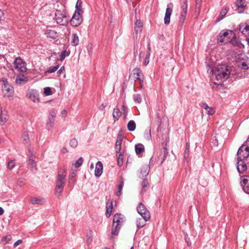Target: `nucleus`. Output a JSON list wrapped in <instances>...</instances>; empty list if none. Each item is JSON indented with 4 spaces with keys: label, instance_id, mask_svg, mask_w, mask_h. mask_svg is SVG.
I'll use <instances>...</instances> for the list:
<instances>
[{
    "label": "nucleus",
    "instance_id": "1",
    "mask_svg": "<svg viewBox=\"0 0 249 249\" xmlns=\"http://www.w3.org/2000/svg\"><path fill=\"white\" fill-rule=\"evenodd\" d=\"M207 67L208 72L212 73L217 81L223 82L229 77L231 71L227 65H218L214 70L209 65H207Z\"/></svg>",
    "mask_w": 249,
    "mask_h": 249
},
{
    "label": "nucleus",
    "instance_id": "2",
    "mask_svg": "<svg viewBox=\"0 0 249 249\" xmlns=\"http://www.w3.org/2000/svg\"><path fill=\"white\" fill-rule=\"evenodd\" d=\"M125 221V217L120 213H116L113 216L112 235L116 236L118 234L119 231L122 224Z\"/></svg>",
    "mask_w": 249,
    "mask_h": 249
},
{
    "label": "nucleus",
    "instance_id": "3",
    "mask_svg": "<svg viewBox=\"0 0 249 249\" xmlns=\"http://www.w3.org/2000/svg\"><path fill=\"white\" fill-rule=\"evenodd\" d=\"M234 36V33L231 30L222 31L219 33L217 40L219 42L226 43L231 42Z\"/></svg>",
    "mask_w": 249,
    "mask_h": 249
},
{
    "label": "nucleus",
    "instance_id": "4",
    "mask_svg": "<svg viewBox=\"0 0 249 249\" xmlns=\"http://www.w3.org/2000/svg\"><path fill=\"white\" fill-rule=\"evenodd\" d=\"M237 159L239 160H245L249 156V144L248 145H242L239 148L237 153Z\"/></svg>",
    "mask_w": 249,
    "mask_h": 249
},
{
    "label": "nucleus",
    "instance_id": "5",
    "mask_svg": "<svg viewBox=\"0 0 249 249\" xmlns=\"http://www.w3.org/2000/svg\"><path fill=\"white\" fill-rule=\"evenodd\" d=\"M137 211L142 218L146 220H150V212L142 203H140L138 205L137 208Z\"/></svg>",
    "mask_w": 249,
    "mask_h": 249
},
{
    "label": "nucleus",
    "instance_id": "6",
    "mask_svg": "<svg viewBox=\"0 0 249 249\" xmlns=\"http://www.w3.org/2000/svg\"><path fill=\"white\" fill-rule=\"evenodd\" d=\"M55 20L58 24L64 25L68 22L69 19L65 13H63L60 11H57L55 13Z\"/></svg>",
    "mask_w": 249,
    "mask_h": 249
},
{
    "label": "nucleus",
    "instance_id": "7",
    "mask_svg": "<svg viewBox=\"0 0 249 249\" xmlns=\"http://www.w3.org/2000/svg\"><path fill=\"white\" fill-rule=\"evenodd\" d=\"M14 66L16 70L20 72H25L27 69L26 63L19 57L15 58Z\"/></svg>",
    "mask_w": 249,
    "mask_h": 249
},
{
    "label": "nucleus",
    "instance_id": "8",
    "mask_svg": "<svg viewBox=\"0 0 249 249\" xmlns=\"http://www.w3.org/2000/svg\"><path fill=\"white\" fill-rule=\"evenodd\" d=\"M83 19L81 13L74 12L70 20L71 24L73 27H77L82 22Z\"/></svg>",
    "mask_w": 249,
    "mask_h": 249
},
{
    "label": "nucleus",
    "instance_id": "9",
    "mask_svg": "<svg viewBox=\"0 0 249 249\" xmlns=\"http://www.w3.org/2000/svg\"><path fill=\"white\" fill-rule=\"evenodd\" d=\"M38 92L34 89H30L28 90L27 96L34 103L39 102Z\"/></svg>",
    "mask_w": 249,
    "mask_h": 249
},
{
    "label": "nucleus",
    "instance_id": "10",
    "mask_svg": "<svg viewBox=\"0 0 249 249\" xmlns=\"http://www.w3.org/2000/svg\"><path fill=\"white\" fill-rule=\"evenodd\" d=\"M67 176L66 170L64 168H59L58 170L56 181L63 182L65 184Z\"/></svg>",
    "mask_w": 249,
    "mask_h": 249
},
{
    "label": "nucleus",
    "instance_id": "11",
    "mask_svg": "<svg viewBox=\"0 0 249 249\" xmlns=\"http://www.w3.org/2000/svg\"><path fill=\"white\" fill-rule=\"evenodd\" d=\"M123 141V138L121 134L120 133L118 134L117 140L115 145V150L116 153V155L120 154H124V152L121 151L122 143Z\"/></svg>",
    "mask_w": 249,
    "mask_h": 249
},
{
    "label": "nucleus",
    "instance_id": "12",
    "mask_svg": "<svg viewBox=\"0 0 249 249\" xmlns=\"http://www.w3.org/2000/svg\"><path fill=\"white\" fill-rule=\"evenodd\" d=\"M241 185L243 190L247 194H249V176H245L242 177L241 181Z\"/></svg>",
    "mask_w": 249,
    "mask_h": 249
},
{
    "label": "nucleus",
    "instance_id": "13",
    "mask_svg": "<svg viewBox=\"0 0 249 249\" xmlns=\"http://www.w3.org/2000/svg\"><path fill=\"white\" fill-rule=\"evenodd\" d=\"M56 113L55 111H52L50 112L48 118V121L46 124V127L48 130L51 129L54 123Z\"/></svg>",
    "mask_w": 249,
    "mask_h": 249
},
{
    "label": "nucleus",
    "instance_id": "14",
    "mask_svg": "<svg viewBox=\"0 0 249 249\" xmlns=\"http://www.w3.org/2000/svg\"><path fill=\"white\" fill-rule=\"evenodd\" d=\"M2 91L5 96L11 97L14 93V89L13 87L8 83H4L2 87Z\"/></svg>",
    "mask_w": 249,
    "mask_h": 249
},
{
    "label": "nucleus",
    "instance_id": "15",
    "mask_svg": "<svg viewBox=\"0 0 249 249\" xmlns=\"http://www.w3.org/2000/svg\"><path fill=\"white\" fill-rule=\"evenodd\" d=\"M239 30L246 36H249V22L241 23L239 26Z\"/></svg>",
    "mask_w": 249,
    "mask_h": 249
},
{
    "label": "nucleus",
    "instance_id": "16",
    "mask_svg": "<svg viewBox=\"0 0 249 249\" xmlns=\"http://www.w3.org/2000/svg\"><path fill=\"white\" fill-rule=\"evenodd\" d=\"M237 8L236 10L238 13L244 12L245 7L247 6V3L245 0H237L236 2Z\"/></svg>",
    "mask_w": 249,
    "mask_h": 249
},
{
    "label": "nucleus",
    "instance_id": "17",
    "mask_svg": "<svg viewBox=\"0 0 249 249\" xmlns=\"http://www.w3.org/2000/svg\"><path fill=\"white\" fill-rule=\"evenodd\" d=\"M237 169L240 174L243 173L247 169V166L244 160L237 159Z\"/></svg>",
    "mask_w": 249,
    "mask_h": 249
},
{
    "label": "nucleus",
    "instance_id": "18",
    "mask_svg": "<svg viewBox=\"0 0 249 249\" xmlns=\"http://www.w3.org/2000/svg\"><path fill=\"white\" fill-rule=\"evenodd\" d=\"M65 184L63 182L56 181L55 187V195L57 197H59L64 189Z\"/></svg>",
    "mask_w": 249,
    "mask_h": 249
},
{
    "label": "nucleus",
    "instance_id": "19",
    "mask_svg": "<svg viewBox=\"0 0 249 249\" xmlns=\"http://www.w3.org/2000/svg\"><path fill=\"white\" fill-rule=\"evenodd\" d=\"M132 74L134 76L136 80H139L141 83H143V79L141 77L142 71L140 69L138 68L134 69L132 71Z\"/></svg>",
    "mask_w": 249,
    "mask_h": 249
},
{
    "label": "nucleus",
    "instance_id": "20",
    "mask_svg": "<svg viewBox=\"0 0 249 249\" xmlns=\"http://www.w3.org/2000/svg\"><path fill=\"white\" fill-rule=\"evenodd\" d=\"M103 172V164L100 161H98L96 164L95 169V176L99 178L101 176Z\"/></svg>",
    "mask_w": 249,
    "mask_h": 249
},
{
    "label": "nucleus",
    "instance_id": "21",
    "mask_svg": "<svg viewBox=\"0 0 249 249\" xmlns=\"http://www.w3.org/2000/svg\"><path fill=\"white\" fill-rule=\"evenodd\" d=\"M229 7L228 6H224L223 8L221 10V11L220 12V14L219 15L218 18L216 19L215 22H218L220 21H221L222 19H223L226 15L227 14L228 11L229 10Z\"/></svg>",
    "mask_w": 249,
    "mask_h": 249
},
{
    "label": "nucleus",
    "instance_id": "22",
    "mask_svg": "<svg viewBox=\"0 0 249 249\" xmlns=\"http://www.w3.org/2000/svg\"><path fill=\"white\" fill-rule=\"evenodd\" d=\"M200 107L206 110V113L209 115H212L214 113L215 110L213 108L210 107L207 104L203 102L200 104Z\"/></svg>",
    "mask_w": 249,
    "mask_h": 249
},
{
    "label": "nucleus",
    "instance_id": "23",
    "mask_svg": "<svg viewBox=\"0 0 249 249\" xmlns=\"http://www.w3.org/2000/svg\"><path fill=\"white\" fill-rule=\"evenodd\" d=\"M142 29V23L140 20H137L135 23L134 31L136 34V38H137V35L141 33Z\"/></svg>",
    "mask_w": 249,
    "mask_h": 249
},
{
    "label": "nucleus",
    "instance_id": "24",
    "mask_svg": "<svg viewBox=\"0 0 249 249\" xmlns=\"http://www.w3.org/2000/svg\"><path fill=\"white\" fill-rule=\"evenodd\" d=\"M28 78L24 74H21L18 75L16 78V83L19 85L25 84L28 82Z\"/></svg>",
    "mask_w": 249,
    "mask_h": 249
},
{
    "label": "nucleus",
    "instance_id": "25",
    "mask_svg": "<svg viewBox=\"0 0 249 249\" xmlns=\"http://www.w3.org/2000/svg\"><path fill=\"white\" fill-rule=\"evenodd\" d=\"M7 111L6 110H1L0 116V122L1 125H3L8 119Z\"/></svg>",
    "mask_w": 249,
    "mask_h": 249
},
{
    "label": "nucleus",
    "instance_id": "26",
    "mask_svg": "<svg viewBox=\"0 0 249 249\" xmlns=\"http://www.w3.org/2000/svg\"><path fill=\"white\" fill-rule=\"evenodd\" d=\"M45 202V199L42 197H35L31 199V203L33 204H42Z\"/></svg>",
    "mask_w": 249,
    "mask_h": 249
},
{
    "label": "nucleus",
    "instance_id": "27",
    "mask_svg": "<svg viewBox=\"0 0 249 249\" xmlns=\"http://www.w3.org/2000/svg\"><path fill=\"white\" fill-rule=\"evenodd\" d=\"M46 35L48 37H50L52 39H56L57 36V33L53 30H47L46 32Z\"/></svg>",
    "mask_w": 249,
    "mask_h": 249
},
{
    "label": "nucleus",
    "instance_id": "28",
    "mask_svg": "<svg viewBox=\"0 0 249 249\" xmlns=\"http://www.w3.org/2000/svg\"><path fill=\"white\" fill-rule=\"evenodd\" d=\"M149 220H146L143 218H138L136 221V225L138 229H140L144 226L146 224V222Z\"/></svg>",
    "mask_w": 249,
    "mask_h": 249
},
{
    "label": "nucleus",
    "instance_id": "29",
    "mask_svg": "<svg viewBox=\"0 0 249 249\" xmlns=\"http://www.w3.org/2000/svg\"><path fill=\"white\" fill-rule=\"evenodd\" d=\"M149 169L147 165L142 166L140 177L141 178H143L144 177L147 176L149 173Z\"/></svg>",
    "mask_w": 249,
    "mask_h": 249
},
{
    "label": "nucleus",
    "instance_id": "30",
    "mask_svg": "<svg viewBox=\"0 0 249 249\" xmlns=\"http://www.w3.org/2000/svg\"><path fill=\"white\" fill-rule=\"evenodd\" d=\"M135 152L137 154H140L144 151V146L142 143H138L135 145Z\"/></svg>",
    "mask_w": 249,
    "mask_h": 249
},
{
    "label": "nucleus",
    "instance_id": "31",
    "mask_svg": "<svg viewBox=\"0 0 249 249\" xmlns=\"http://www.w3.org/2000/svg\"><path fill=\"white\" fill-rule=\"evenodd\" d=\"M112 115L114 121V122H116L119 119V118L120 117L121 115V112H120L118 108H115L114 109Z\"/></svg>",
    "mask_w": 249,
    "mask_h": 249
},
{
    "label": "nucleus",
    "instance_id": "32",
    "mask_svg": "<svg viewBox=\"0 0 249 249\" xmlns=\"http://www.w3.org/2000/svg\"><path fill=\"white\" fill-rule=\"evenodd\" d=\"M71 44L73 46H76L79 44V39L78 35L76 34H73L72 35Z\"/></svg>",
    "mask_w": 249,
    "mask_h": 249
},
{
    "label": "nucleus",
    "instance_id": "33",
    "mask_svg": "<svg viewBox=\"0 0 249 249\" xmlns=\"http://www.w3.org/2000/svg\"><path fill=\"white\" fill-rule=\"evenodd\" d=\"M142 192H145L148 189L149 184L146 179H144L142 182Z\"/></svg>",
    "mask_w": 249,
    "mask_h": 249
},
{
    "label": "nucleus",
    "instance_id": "34",
    "mask_svg": "<svg viewBox=\"0 0 249 249\" xmlns=\"http://www.w3.org/2000/svg\"><path fill=\"white\" fill-rule=\"evenodd\" d=\"M148 52L147 53V54L145 57L144 60H143V64L144 66H146L148 64L149 62V58L150 56V52H151V48L149 45L148 47Z\"/></svg>",
    "mask_w": 249,
    "mask_h": 249
},
{
    "label": "nucleus",
    "instance_id": "35",
    "mask_svg": "<svg viewBox=\"0 0 249 249\" xmlns=\"http://www.w3.org/2000/svg\"><path fill=\"white\" fill-rule=\"evenodd\" d=\"M127 129L130 131H133L136 129V124L133 120L130 121L127 124Z\"/></svg>",
    "mask_w": 249,
    "mask_h": 249
},
{
    "label": "nucleus",
    "instance_id": "36",
    "mask_svg": "<svg viewBox=\"0 0 249 249\" xmlns=\"http://www.w3.org/2000/svg\"><path fill=\"white\" fill-rule=\"evenodd\" d=\"M28 164L31 166V169L32 171L36 170V162L34 159H29Z\"/></svg>",
    "mask_w": 249,
    "mask_h": 249
},
{
    "label": "nucleus",
    "instance_id": "37",
    "mask_svg": "<svg viewBox=\"0 0 249 249\" xmlns=\"http://www.w3.org/2000/svg\"><path fill=\"white\" fill-rule=\"evenodd\" d=\"M187 12H181L180 17L179 20V23L181 25H182L185 21L186 17Z\"/></svg>",
    "mask_w": 249,
    "mask_h": 249
},
{
    "label": "nucleus",
    "instance_id": "38",
    "mask_svg": "<svg viewBox=\"0 0 249 249\" xmlns=\"http://www.w3.org/2000/svg\"><path fill=\"white\" fill-rule=\"evenodd\" d=\"M75 12H78L81 13L83 12L82 10V2L79 1V0H78L76 2Z\"/></svg>",
    "mask_w": 249,
    "mask_h": 249
},
{
    "label": "nucleus",
    "instance_id": "39",
    "mask_svg": "<svg viewBox=\"0 0 249 249\" xmlns=\"http://www.w3.org/2000/svg\"><path fill=\"white\" fill-rule=\"evenodd\" d=\"M117 156V164L119 167H121L123 164V154H120L116 155Z\"/></svg>",
    "mask_w": 249,
    "mask_h": 249
},
{
    "label": "nucleus",
    "instance_id": "40",
    "mask_svg": "<svg viewBox=\"0 0 249 249\" xmlns=\"http://www.w3.org/2000/svg\"><path fill=\"white\" fill-rule=\"evenodd\" d=\"M182 4L181 6V12H187L188 4L187 0H181Z\"/></svg>",
    "mask_w": 249,
    "mask_h": 249
},
{
    "label": "nucleus",
    "instance_id": "41",
    "mask_svg": "<svg viewBox=\"0 0 249 249\" xmlns=\"http://www.w3.org/2000/svg\"><path fill=\"white\" fill-rule=\"evenodd\" d=\"M202 0H196V7H195V12H197L199 13L201 4Z\"/></svg>",
    "mask_w": 249,
    "mask_h": 249
},
{
    "label": "nucleus",
    "instance_id": "42",
    "mask_svg": "<svg viewBox=\"0 0 249 249\" xmlns=\"http://www.w3.org/2000/svg\"><path fill=\"white\" fill-rule=\"evenodd\" d=\"M133 100L136 103L140 104L142 102V97L140 94L133 95Z\"/></svg>",
    "mask_w": 249,
    "mask_h": 249
},
{
    "label": "nucleus",
    "instance_id": "43",
    "mask_svg": "<svg viewBox=\"0 0 249 249\" xmlns=\"http://www.w3.org/2000/svg\"><path fill=\"white\" fill-rule=\"evenodd\" d=\"M15 166V162L14 160H10L7 165V167L10 170H12Z\"/></svg>",
    "mask_w": 249,
    "mask_h": 249
},
{
    "label": "nucleus",
    "instance_id": "44",
    "mask_svg": "<svg viewBox=\"0 0 249 249\" xmlns=\"http://www.w3.org/2000/svg\"><path fill=\"white\" fill-rule=\"evenodd\" d=\"M240 67L242 69L248 70L249 69V60H246L245 62L241 63Z\"/></svg>",
    "mask_w": 249,
    "mask_h": 249
},
{
    "label": "nucleus",
    "instance_id": "45",
    "mask_svg": "<svg viewBox=\"0 0 249 249\" xmlns=\"http://www.w3.org/2000/svg\"><path fill=\"white\" fill-rule=\"evenodd\" d=\"M124 187V182L123 180H121L120 181V183L118 185V192L116 193V195L117 196H120L121 195L122 193V190L123 189V188Z\"/></svg>",
    "mask_w": 249,
    "mask_h": 249
},
{
    "label": "nucleus",
    "instance_id": "46",
    "mask_svg": "<svg viewBox=\"0 0 249 249\" xmlns=\"http://www.w3.org/2000/svg\"><path fill=\"white\" fill-rule=\"evenodd\" d=\"M22 140L24 143H26L29 140V135L27 132H24L22 136Z\"/></svg>",
    "mask_w": 249,
    "mask_h": 249
},
{
    "label": "nucleus",
    "instance_id": "47",
    "mask_svg": "<svg viewBox=\"0 0 249 249\" xmlns=\"http://www.w3.org/2000/svg\"><path fill=\"white\" fill-rule=\"evenodd\" d=\"M83 159L82 157L79 158L74 163V167L75 168H77L82 165L83 162Z\"/></svg>",
    "mask_w": 249,
    "mask_h": 249
},
{
    "label": "nucleus",
    "instance_id": "48",
    "mask_svg": "<svg viewBox=\"0 0 249 249\" xmlns=\"http://www.w3.org/2000/svg\"><path fill=\"white\" fill-rule=\"evenodd\" d=\"M169 5H171V6H173V4L172 3H170L168 5V6ZM172 8L171 7H168L166 9V12L165 16H168V17H171V15L172 13Z\"/></svg>",
    "mask_w": 249,
    "mask_h": 249
},
{
    "label": "nucleus",
    "instance_id": "49",
    "mask_svg": "<svg viewBox=\"0 0 249 249\" xmlns=\"http://www.w3.org/2000/svg\"><path fill=\"white\" fill-rule=\"evenodd\" d=\"M78 145V142H77V141L75 139H72L71 140L70 142V145L73 148H75L77 147Z\"/></svg>",
    "mask_w": 249,
    "mask_h": 249
},
{
    "label": "nucleus",
    "instance_id": "50",
    "mask_svg": "<svg viewBox=\"0 0 249 249\" xmlns=\"http://www.w3.org/2000/svg\"><path fill=\"white\" fill-rule=\"evenodd\" d=\"M70 54V53L67 52L66 51H63L61 52L60 54V60L62 61L64 60L66 56H69Z\"/></svg>",
    "mask_w": 249,
    "mask_h": 249
},
{
    "label": "nucleus",
    "instance_id": "51",
    "mask_svg": "<svg viewBox=\"0 0 249 249\" xmlns=\"http://www.w3.org/2000/svg\"><path fill=\"white\" fill-rule=\"evenodd\" d=\"M59 66V65H57L53 67H50L47 71V72L48 73H53L55 71H57V70L58 69Z\"/></svg>",
    "mask_w": 249,
    "mask_h": 249
},
{
    "label": "nucleus",
    "instance_id": "52",
    "mask_svg": "<svg viewBox=\"0 0 249 249\" xmlns=\"http://www.w3.org/2000/svg\"><path fill=\"white\" fill-rule=\"evenodd\" d=\"M168 153V152L167 151L166 147H164L163 148V157L161 158V163H162L165 160L167 156Z\"/></svg>",
    "mask_w": 249,
    "mask_h": 249
},
{
    "label": "nucleus",
    "instance_id": "53",
    "mask_svg": "<svg viewBox=\"0 0 249 249\" xmlns=\"http://www.w3.org/2000/svg\"><path fill=\"white\" fill-rule=\"evenodd\" d=\"M44 93L47 95H51L52 94L51 89L49 87H46L44 89Z\"/></svg>",
    "mask_w": 249,
    "mask_h": 249
},
{
    "label": "nucleus",
    "instance_id": "54",
    "mask_svg": "<svg viewBox=\"0 0 249 249\" xmlns=\"http://www.w3.org/2000/svg\"><path fill=\"white\" fill-rule=\"evenodd\" d=\"M76 170H71L69 174V179L72 180L76 176Z\"/></svg>",
    "mask_w": 249,
    "mask_h": 249
},
{
    "label": "nucleus",
    "instance_id": "55",
    "mask_svg": "<svg viewBox=\"0 0 249 249\" xmlns=\"http://www.w3.org/2000/svg\"><path fill=\"white\" fill-rule=\"evenodd\" d=\"M29 154H28V157L29 159H35V154L34 153V152L31 150L30 148L29 149Z\"/></svg>",
    "mask_w": 249,
    "mask_h": 249
},
{
    "label": "nucleus",
    "instance_id": "56",
    "mask_svg": "<svg viewBox=\"0 0 249 249\" xmlns=\"http://www.w3.org/2000/svg\"><path fill=\"white\" fill-rule=\"evenodd\" d=\"M112 210L110 208L106 209V215L107 217H109L110 216L112 213Z\"/></svg>",
    "mask_w": 249,
    "mask_h": 249
},
{
    "label": "nucleus",
    "instance_id": "57",
    "mask_svg": "<svg viewBox=\"0 0 249 249\" xmlns=\"http://www.w3.org/2000/svg\"><path fill=\"white\" fill-rule=\"evenodd\" d=\"M170 17L165 16L164 18V22L166 25H168L170 23Z\"/></svg>",
    "mask_w": 249,
    "mask_h": 249
},
{
    "label": "nucleus",
    "instance_id": "58",
    "mask_svg": "<svg viewBox=\"0 0 249 249\" xmlns=\"http://www.w3.org/2000/svg\"><path fill=\"white\" fill-rule=\"evenodd\" d=\"M145 135L148 139H150L151 138V130L150 129L145 131Z\"/></svg>",
    "mask_w": 249,
    "mask_h": 249
},
{
    "label": "nucleus",
    "instance_id": "59",
    "mask_svg": "<svg viewBox=\"0 0 249 249\" xmlns=\"http://www.w3.org/2000/svg\"><path fill=\"white\" fill-rule=\"evenodd\" d=\"M65 71V68L64 66H62L57 72V75L60 76L61 73L64 72Z\"/></svg>",
    "mask_w": 249,
    "mask_h": 249
},
{
    "label": "nucleus",
    "instance_id": "60",
    "mask_svg": "<svg viewBox=\"0 0 249 249\" xmlns=\"http://www.w3.org/2000/svg\"><path fill=\"white\" fill-rule=\"evenodd\" d=\"M107 208H110L112 210L113 205H112V201H110L109 203V201L107 202V206H106V209H107Z\"/></svg>",
    "mask_w": 249,
    "mask_h": 249
},
{
    "label": "nucleus",
    "instance_id": "61",
    "mask_svg": "<svg viewBox=\"0 0 249 249\" xmlns=\"http://www.w3.org/2000/svg\"><path fill=\"white\" fill-rule=\"evenodd\" d=\"M4 19V13L2 10L0 9V21L3 20Z\"/></svg>",
    "mask_w": 249,
    "mask_h": 249
},
{
    "label": "nucleus",
    "instance_id": "62",
    "mask_svg": "<svg viewBox=\"0 0 249 249\" xmlns=\"http://www.w3.org/2000/svg\"><path fill=\"white\" fill-rule=\"evenodd\" d=\"M185 239L186 241V242L187 243L188 246H190L191 245V241L190 240V238H188L186 235L185 236Z\"/></svg>",
    "mask_w": 249,
    "mask_h": 249
},
{
    "label": "nucleus",
    "instance_id": "63",
    "mask_svg": "<svg viewBox=\"0 0 249 249\" xmlns=\"http://www.w3.org/2000/svg\"><path fill=\"white\" fill-rule=\"evenodd\" d=\"M189 149L186 148V149L184 151V158L185 159H187L188 157L189 156Z\"/></svg>",
    "mask_w": 249,
    "mask_h": 249
},
{
    "label": "nucleus",
    "instance_id": "64",
    "mask_svg": "<svg viewBox=\"0 0 249 249\" xmlns=\"http://www.w3.org/2000/svg\"><path fill=\"white\" fill-rule=\"evenodd\" d=\"M122 107L124 110V114H125V116H126L127 112L128 111V108L127 107H125L124 105L122 106Z\"/></svg>",
    "mask_w": 249,
    "mask_h": 249
}]
</instances>
